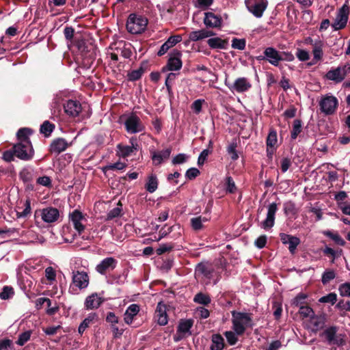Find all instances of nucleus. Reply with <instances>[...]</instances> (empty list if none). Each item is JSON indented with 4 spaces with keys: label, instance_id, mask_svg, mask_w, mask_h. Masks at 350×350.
I'll list each match as a JSON object with an SVG mask.
<instances>
[{
    "label": "nucleus",
    "instance_id": "nucleus-1",
    "mask_svg": "<svg viewBox=\"0 0 350 350\" xmlns=\"http://www.w3.org/2000/svg\"><path fill=\"white\" fill-rule=\"evenodd\" d=\"M232 329L237 335H243L247 327H252V314L247 312L232 311Z\"/></svg>",
    "mask_w": 350,
    "mask_h": 350
},
{
    "label": "nucleus",
    "instance_id": "nucleus-2",
    "mask_svg": "<svg viewBox=\"0 0 350 350\" xmlns=\"http://www.w3.org/2000/svg\"><path fill=\"white\" fill-rule=\"evenodd\" d=\"M148 19L135 13L130 14L126 21V29L132 34L143 33L147 27Z\"/></svg>",
    "mask_w": 350,
    "mask_h": 350
},
{
    "label": "nucleus",
    "instance_id": "nucleus-3",
    "mask_svg": "<svg viewBox=\"0 0 350 350\" xmlns=\"http://www.w3.org/2000/svg\"><path fill=\"white\" fill-rule=\"evenodd\" d=\"M16 157L18 159L28 161L33 159L34 156V149L31 142H18L13 145Z\"/></svg>",
    "mask_w": 350,
    "mask_h": 350
},
{
    "label": "nucleus",
    "instance_id": "nucleus-4",
    "mask_svg": "<svg viewBox=\"0 0 350 350\" xmlns=\"http://www.w3.org/2000/svg\"><path fill=\"white\" fill-rule=\"evenodd\" d=\"M338 328L336 326H330L327 327L321 334L330 346L336 345L337 347L342 346L345 344V340L342 335L337 334Z\"/></svg>",
    "mask_w": 350,
    "mask_h": 350
},
{
    "label": "nucleus",
    "instance_id": "nucleus-5",
    "mask_svg": "<svg viewBox=\"0 0 350 350\" xmlns=\"http://www.w3.org/2000/svg\"><path fill=\"white\" fill-rule=\"evenodd\" d=\"M320 109L325 115H333L338 107V100L333 95H325L319 101Z\"/></svg>",
    "mask_w": 350,
    "mask_h": 350
},
{
    "label": "nucleus",
    "instance_id": "nucleus-6",
    "mask_svg": "<svg viewBox=\"0 0 350 350\" xmlns=\"http://www.w3.org/2000/svg\"><path fill=\"white\" fill-rule=\"evenodd\" d=\"M76 45L81 55L84 57L82 62L83 67L90 68L94 61L93 53H91V49H89V46L83 39L78 40Z\"/></svg>",
    "mask_w": 350,
    "mask_h": 350
},
{
    "label": "nucleus",
    "instance_id": "nucleus-7",
    "mask_svg": "<svg viewBox=\"0 0 350 350\" xmlns=\"http://www.w3.org/2000/svg\"><path fill=\"white\" fill-rule=\"evenodd\" d=\"M247 10L256 18H260L268 5L267 0H245Z\"/></svg>",
    "mask_w": 350,
    "mask_h": 350
},
{
    "label": "nucleus",
    "instance_id": "nucleus-8",
    "mask_svg": "<svg viewBox=\"0 0 350 350\" xmlns=\"http://www.w3.org/2000/svg\"><path fill=\"white\" fill-rule=\"evenodd\" d=\"M124 126L129 133L133 134L142 131L144 126L140 118L135 114L131 113L125 120Z\"/></svg>",
    "mask_w": 350,
    "mask_h": 350
},
{
    "label": "nucleus",
    "instance_id": "nucleus-9",
    "mask_svg": "<svg viewBox=\"0 0 350 350\" xmlns=\"http://www.w3.org/2000/svg\"><path fill=\"white\" fill-rule=\"evenodd\" d=\"M182 53L177 49H174L172 52L170 57L168 59L165 66L163 67L162 71L166 70L176 71L179 70L183 66L182 60L180 57Z\"/></svg>",
    "mask_w": 350,
    "mask_h": 350
},
{
    "label": "nucleus",
    "instance_id": "nucleus-10",
    "mask_svg": "<svg viewBox=\"0 0 350 350\" xmlns=\"http://www.w3.org/2000/svg\"><path fill=\"white\" fill-rule=\"evenodd\" d=\"M349 8L345 4L338 10L335 21L332 25L334 30L344 29L347 23L349 18Z\"/></svg>",
    "mask_w": 350,
    "mask_h": 350
},
{
    "label": "nucleus",
    "instance_id": "nucleus-11",
    "mask_svg": "<svg viewBox=\"0 0 350 350\" xmlns=\"http://www.w3.org/2000/svg\"><path fill=\"white\" fill-rule=\"evenodd\" d=\"M71 146L72 142H68L63 137H57L51 141L49 151L51 154H54L57 156Z\"/></svg>",
    "mask_w": 350,
    "mask_h": 350
},
{
    "label": "nucleus",
    "instance_id": "nucleus-12",
    "mask_svg": "<svg viewBox=\"0 0 350 350\" xmlns=\"http://www.w3.org/2000/svg\"><path fill=\"white\" fill-rule=\"evenodd\" d=\"M40 215L43 221L46 223H52L57 220L59 216V210L54 207H47L42 210L36 211L35 217Z\"/></svg>",
    "mask_w": 350,
    "mask_h": 350
},
{
    "label": "nucleus",
    "instance_id": "nucleus-13",
    "mask_svg": "<svg viewBox=\"0 0 350 350\" xmlns=\"http://www.w3.org/2000/svg\"><path fill=\"white\" fill-rule=\"evenodd\" d=\"M118 264V261L113 257L104 258L96 267V271L101 275H105L107 273L113 271Z\"/></svg>",
    "mask_w": 350,
    "mask_h": 350
},
{
    "label": "nucleus",
    "instance_id": "nucleus-14",
    "mask_svg": "<svg viewBox=\"0 0 350 350\" xmlns=\"http://www.w3.org/2000/svg\"><path fill=\"white\" fill-rule=\"evenodd\" d=\"M222 18L219 15H217L212 12H207L204 13V18L203 23L206 28H217L220 29L222 26Z\"/></svg>",
    "mask_w": 350,
    "mask_h": 350
},
{
    "label": "nucleus",
    "instance_id": "nucleus-15",
    "mask_svg": "<svg viewBox=\"0 0 350 350\" xmlns=\"http://www.w3.org/2000/svg\"><path fill=\"white\" fill-rule=\"evenodd\" d=\"M279 237L282 244L288 245V250L290 253L291 254H294L297 247L301 243L299 238L284 232L280 233Z\"/></svg>",
    "mask_w": 350,
    "mask_h": 350
},
{
    "label": "nucleus",
    "instance_id": "nucleus-16",
    "mask_svg": "<svg viewBox=\"0 0 350 350\" xmlns=\"http://www.w3.org/2000/svg\"><path fill=\"white\" fill-rule=\"evenodd\" d=\"M278 211L277 204L273 202L268 206L266 219L262 223V227L265 230L272 228L275 224V215Z\"/></svg>",
    "mask_w": 350,
    "mask_h": 350
},
{
    "label": "nucleus",
    "instance_id": "nucleus-17",
    "mask_svg": "<svg viewBox=\"0 0 350 350\" xmlns=\"http://www.w3.org/2000/svg\"><path fill=\"white\" fill-rule=\"evenodd\" d=\"M252 87V84L245 77L237 78L232 85H229V89L231 91H236L239 93L247 92Z\"/></svg>",
    "mask_w": 350,
    "mask_h": 350
},
{
    "label": "nucleus",
    "instance_id": "nucleus-18",
    "mask_svg": "<svg viewBox=\"0 0 350 350\" xmlns=\"http://www.w3.org/2000/svg\"><path fill=\"white\" fill-rule=\"evenodd\" d=\"M214 268L211 264L208 262H200L196 267V274L198 275H203L208 280H211L213 278L214 273Z\"/></svg>",
    "mask_w": 350,
    "mask_h": 350
},
{
    "label": "nucleus",
    "instance_id": "nucleus-19",
    "mask_svg": "<svg viewBox=\"0 0 350 350\" xmlns=\"http://www.w3.org/2000/svg\"><path fill=\"white\" fill-rule=\"evenodd\" d=\"M104 298L99 297L96 293L88 296L85 301V308L87 310L97 309L104 302Z\"/></svg>",
    "mask_w": 350,
    "mask_h": 350
},
{
    "label": "nucleus",
    "instance_id": "nucleus-20",
    "mask_svg": "<svg viewBox=\"0 0 350 350\" xmlns=\"http://www.w3.org/2000/svg\"><path fill=\"white\" fill-rule=\"evenodd\" d=\"M66 114L72 117L77 116L81 111V105L77 100H69L64 105Z\"/></svg>",
    "mask_w": 350,
    "mask_h": 350
},
{
    "label": "nucleus",
    "instance_id": "nucleus-21",
    "mask_svg": "<svg viewBox=\"0 0 350 350\" xmlns=\"http://www.w3.org/2000/svg\"><path fill=\"white\" fill-rule=\"evenodd\" d=\"M172 152V148H168L159 152L150 150L151 159L155 165H159L163 160L167 159Z\"/></svg>",
    "mask_w": 350,
    "mask_h": 350
},
{
    "label": "nucleus",
    "instance_id": "nucleus-22",
    "mask_svg": "<svg viewBox=\"0 0 350 350\" xmlns=\"http://www.w3.org/2000/svg\"><path fill=\"white\" fill-rule=\"evenodd\" d=\"M83 218L82 213L79 210H74L70 214V219L72 221L75 229L78 232L79 234L85 230V226L81 223V221Z\"/></svg>",
    "mask_w": 350,
    "mask_h": 350
},
{
    "label": "nucleus",
    "instance_id": "nucleus-23",
    "mask_svg": "<svg viewBox=\"0 0 350 350\" xmlns=\"http://www.w3.org/2000/svg\"><path fill=\"white\" fill-rule=\"evenodd\" d=\"M182 40L180 35H176L170 36L160 47L157 53L158 56L163 55L170 48L175 46L177 43Z\"/></svg>",
    "mask_w": 350,
    "mask_h": 350
},
{
    "label": "nucleus",
    "instance_id": "nucleus-24",
    "mask_svg": "<svg viewBox=\"0 0 350 350\" xmlns=\"http://www.w3.org/2000/svg\"><path fill=\"white\" fill-rule=\"evenodd\" d=\"M264 55L271 64L278 66L279 62L281 61L280 52L273 47H267L264 51Z\"/></svg>",
    "mask_w": 350,
    "mask_h": 350
},
{
    "label": "nucleus",
    "instance_id": "nucleus-25",
    "mask_svg": "<svg viewBox=\"0 0 350 350\" xmlns=\"http://www.w3.org/2000/svg\"><path fill=\"white\" fill-rule=\"evenodd\" d=\"M72 282L79 288H85L89 284V276L86 272L77 271L72 275Z\"/></svg>",
    "mask_w": 350,
    "mask_h": 350
},
{
    "label": "nucleus",
    "instance_id": "nucleus-26",
    "mask_svg": "<svg viewBox=\"0 0 350 350\" xmlns=\"http://www.w3.org/2000/svg\"><path fill=\"white\" fill-rule=\"evenodd\" d=\"M139 312V306L136 304H131L126 310L124 314V321L128 324L131 325L133 321L134 317Z\"/></svg>",
    "mask_w": 350,
    "mask_h": 350
},
{
    "label": "nucleus",
    "instance_id": "nucleus-27",
    "mask_svg": "<svg viewBox=\"0 0 350 350\" xmlns=\"http://www.w3.org/2000/svg\"><path fill=\"white\" fill-rule=\"evenodd\" d=\"M325 78L327 80L333 81L336 83H339L345 79L339 66L329 70L325 74Z\"/></svg>",
    "mask_w": 350,
    "mask_h": 350
},
{
    "label": "nucleus",
    "instance_id": "nucleus-28",
    "mask_svg": "<svg viewBox=\"0 0 350 350\" xmlns=\"http://www.w3.org/2000/svg\"><path fill=\"white\" fill-rule=\"evenodd\" d=\"M207 44L213 49H226L228 45V40H223L219 37L209 38Z\"/></svg>",
    "mask_w": 350,
    "mask_h": 350
},
{
    "label": "nucleus",
    "instance_id": "nucleus-29",
    "mask_svg": "<svg viewBox=\"0 0 350 350\" xmlns=\"http://www.w3.org/2000/svg\"><path fill=\"white\" fill-rule=\"evenodd\" d=\"M98 319V314L96 312H92L81 323L78 327V332L82 335L85 329L88 328L90 324L94 323Z\"/></svg>",
    "mask_w": 350,
    "mask_h": 350
},
{
    "label": "nucleus",
    "instance_id": "nucleus-30",
    "mask_svg": "<svg viewBox=\"0 0 350 350\" xmlns=\"http://www.w3.org/2000/svg\"><path fill=\"white\" fill-rule=\"evenodd\" d=\"M225 347L224 339L219 334H213L211 336V350H222Z\"/></svg>",
    "mask_w": 350,
    "mask_h": 350
},
{
    "label": "nucleus",
    "instance_id": "nucleus-31",
    "mask_svg": "<svg viewBox=\"0 0 350 350\" xmlns=\"http://www.w3.org/2000/svg\"><path fill=\"white\" fill-rule=\"evenodd\" d=\"M146 66V62H142L140 67L137 70H131L128 72L127 78L129 81H135L139 80L142 77L143 74L146 70L145 66Z\"/></svg>",
    "mask_w": 350,
    "mask_h": 350
},
{
    "label": "nucleus",
    "instance_id": "nucleus-32",
    "mask_svg": "<svg viewBox=\"0 0 350 350\" xmlns=\"http://www.w3.org/2000/svg\"><path fill=\"white\" fill-rule=\"evenodd\" d=\"M159 180L156 174H151L147 178L145 189L149 193H154L158 188Z\"/></svg>",
    "mask_w": 350,
    "mask_h": 350
},
{
    "label": "nucleus",
    "instance_id": "nucleus-33",
    "mask_svg": "<svg viewBox=\"0 0 350 350\" xmlns=\"http://www.w3.org/2000/svg\"><path fill=\"white\" fill-rule=\"evenodd\" d=\"M32 133V130L29 128H21L18 129V131L16 133V137L18 140V142H31L29 136L31 135Z\"/></svg>",
    "mask_w": 350,
    "mask_h": 350
},
{
    "label": "nucleus",
    "instance_id": "nucleus-34",
    "mask_svg": "<svg viewBox=\"0 0 350 350\" xmlns=\"http://www.w3.org/2000/svg\"><path fill=\"white\" fill-rule=\"evenodd\" d=\"M55 124L50 122L49 120L44 121L40 126V132L48 137L51 135V133L55 129Z\"/></svg>",
    "mask_w": 350,
    "mask_h": 350
},
{
    "label": "nucleus",
    "instance_id": "nucleus-35",
    "mask_svg": "<svg viewBox=\"0 0 350 350\" xmlns=\"http://www.w3.org/2000/svg\"><path fill=\"white\" fill-rule=\"evenodd\" d=\"M117 148L119 150L121 156L124 158L130 156L135 151L137 150V148L135 146L123 145L122 144H118Z\"/></svg>",
    "mask_w": 350,
    "mask_h": 350
},
{
    "label": "nucleus",
    "instance_id": "nucleus-36",
    "mask_svg": "<svg viewBox=\"0 0 350 350\" xmlns=\"http://www.w3.org/2000/svg\"><path fill=\"white\" fill-rule=\"evenodd\" d=\"M302 131V122L299 119H296L293 121V129L291 131V137L292 139H295L297 136Z\"/></svg>",
    "mask_w": 350,
    "mask_h": 350
},
{
    "label": "nucleus",
    "instance_id": "nucleus-37",
    "mask_svg": "<svg viewBox=\"0 0 350 350\" xmlns=\"http://www.w3.org/2000/svg\"><path fill=\"white\" fill-rule=\"evenodd\" d=\"M193 301L204 306H208L211 303V299L208 295L200 292L194 296Z\"/></svg>",
    "mask_w": 350,
    "mask_h": 350
},
{
    "label": "nucleus",
    "instance_id": "nucleus-38",
    "mask_svg": "<svg viewBox=\"0 0 350 350\" xmlns=\"http://www.w3.org/2000/svg\"><path fill=\"white\" fill-rule=\"evenodd\" d=\"M277 142V131L273 128H271L266 139V145L269 147H275Z\"/></svg>",
    "mask_w": 350,
    "mask_h": 350
},
{
    "label": "nucleus",
    "instance_id": "nucleus-39",
    "mask_svg": "<svg viewBox=\"0 0 350 350\" xmlns=\"http://www.w3.org/2000/svg\"><path fill=\"white\" fill-rule=\"evenodd\" d=\"M20 179L25 183H32L33 180V172L27 168L23 169L19 173Z\"/></svg>",
    "mask_w": 350,
    "mask_h": 350
},
{
    "label": "nucleus",
    "instance_id": "nucleus-40",
    "mask_svg": "<svg viewBox=\"0 0 350 350\" xmlns=\"http://www.w3.org/2000/svg\"><path fill=\"white\" fill-rule=\"evenodd\" d=\"M323 234L332 239L338 245L345 246L346 244V242L338 233H334L330 230H327L323 232Z\"/></svg>",
    "mask_w": 350,
    "mask_h": 350
},
{
    "label": "nucleus",
    "instance_id": "nucleus-41",
    "mask_svg": "<svg viewBox=\"0 0 350 350\" xmlns=\"http://www.w3.org/2000/svg\"><path fill=\"white\" fill-rule=\"evenodd\" d=\"M14 288L11 286H4L0 292V298L2 300H8L13 297L14 295Z\"/></svg>",
    "mask_w": 350,
    "mask_h": 350
},
{
    "label": "nucleus",
    "instance_id": "nucleus-42",
    "mask_svg": "<svg viewBox=\"0 0 350 350\" xmlns=\"http://www.w3.org/2000/svg\"><path fill=\"white\" fill-rule=\"evenodd\" d=\"M193 320L186 319L181 321L178 326V332L180 333H187L192 327Z\"/></svg>",
    "mask_w": 350,
    "mask_h": 350
},
{
    "label": "nucleus",
    "instance_id": "nucleus-43",
    "mask_svg": "<svg viewBox=\"0 0 350 350\" xmlns=\"http://www.w3.org/2000/svg\"><path fill=\"white\" fill-rule=\"evenodd\" d=\"M205 29H202L197 31H193L189 34V38L190 40L196 42L206 38Z\"/></svg>",
    "mask_w": 350,
    "mask_h": 350
},
{
    "label": "nucleus",
    "instance_id": "nucleus-44",
    "mask_svg": "<svg viewBox=\"0 0 350 350\" xmlns=\"http://www.w3.org/2000/svg\"><path fill=\"white\" fill-rule=\"evenodd\" d=\"M308 297L307 294L300 293L291 301V305L300 308L301 306L306 305V299Z\"/></svg>",
    "mask_w": 350,
    "mask_h": 350
},
{
    "label": "nucleus",
    "instance_id": "nucleus-45",
    "mask_svg": "<svg viewBox=\"0 0 350 350\" xmlns=\"http://www.w3.org/2000/svg\"><path fill=\"white\" fill-rule=\"evenodd\" d=\"M31 334V330H27L20 334L16 343L19 346H23L27 341L30 340Z\"/></svg>",
    "mask_w": 350,
    "mask_h": 350
},
{
    "label": "nucleus",
    "instance_id": "nucleus-46",
    "mask_svg": "<svg viewBox=\"0 0 350 350\" xmlns=\"http://www.w3.org/2000/svg\"><path fill=\"white\" fill-rule=\"evenodd\" d=\"M299 313L303 319L308 317L312 318V317L314 315V312L313 311L312 308L306 305L301 306L299 310Z\"/></svg>",
    "mask_w": 350,
    "mask_h": 350
},
{
    "label": "nucleus",
    "instance_id": "nucleus-47",
    "mask_svg": "<svg viewBox=\"0 0 350 350\" xmlns=\"http://www.w3.org/2000/svg\"><path fill=\"white\" fill-rule=\"evenodd\" d=\"M126 167V164L124 163H122L120 161H118L115 163L109 164L105 166L103 168V171L106 172L107 170H123Z\"/></svg>",
    "mask_w": 350,
    "mask_h": 350
},
{
    "label": "nucleus",
    "instance_id": "nucleus-48",
    "mask_svg": "<svg viewBox=\"0 0 350 350\" xmlns=\"http://www.w3.org/2000/svg\"><path fill=\"white\" fill-rule=\"evenodd\" d=\"M25 208L22 211H16V216L18 218L27 217L31 213V200L27 199L25 202Z\"/></svg>",
    "mask_w": 350,
    "mask_h": 350
},
{
    "label": "nucleus",
    "instance_id": "nucleus-49",
    "mask_svg": "<svg viewBox=\"0 0 350 350\" xmlns=\"http://www.w3.org/2000/svg\"><path fill=\"white\" fill-rule=\"evenodd\" d=\"M336 277V273L332 269H327L322 274L321 282L325 285L328 284Z\"/></svg>",
    "mask_w": 350,
    "mask_h": 350
},
{
    "label": "nucleus",
    "instance_id": "nucleus-50",
    "mask_svg": "<svg viewBox=\"0 0 350 350\" xmlns=\"http://www.w3.org/2000/svg\"><path fill=\"white\" fill-rule=\"evenodd\" d=\"M337 301V295L335 293H330L327 295L321 297L319 301L321 303H328L334 305Z\"/></svg>",
    "mask_w": 350,
    "mask_h": 350
},
{
    "label": "nucleus",
    "instance_id": "nucleus-51",
    "mask_svg": "<svg viewBox=\"0 0 350 350\" xmlns=\"http://www.w3.org/2000/svg\"><path fill=\"white\" fill-rule=\"evenodd\" d=\"M192 228L196 231H199L203 228L202 217L201 216L193 217L190 220Z\"/></svg>",
    "mask_w": 350,
    "mask_h": 350
},
{
    "label": "nucleus",
    "instance_id": "nucleus-52",
    "mask_svg": "<svg viewBox=\"0 0 350 350\" xmlns=\"http://www.w3.org/2000/svg\"><path fill=\"white\" fill-rule=\"evenodd\" d=\"M226 189L230 193H234L237 191V186L233 178L231 176H227L226 178Z\"/></svg>",
    "mask_w": 350,
    "mask_h": 350
},
{
    "label": "nucleus",
    "instance_id": "nucleus-53",
    "mask_svg": "<svg viewBox=\"0 0 350 350\" xmlns=\"http://www.w3.org/2000/svg\"><path fill=\"white\" fill-rule=\"evenodd\" d=\"M313 58L314 60H321L323 55V52L322 49V44L320 43L315 44L312 50Z\"/></svg>",
    "mask_w": 350,
    "mask_h": 350
},
{
    "label": "nucleus",
    "instance_id": "nucleus-54",
    "mask_svg": "<svg viewBox=\"0 0 350 350\" xmlns=\"http://www.w3.org/2000/svg\"><path fill=\"white\" fill-rule=\"evenodd\" d=\"M174 247L173 243L161 244L156 250V254L157 255H162L164 253L171 252Z\"/></svg>",
    "mask_w": 350,
    "mask_h": 350
},
{
    "label": "nucleus",
    "instance_id": "nucleus-55",
    "mask_svg": "<svg viewBox=\"0 0 350 350\" xmlns=\"http://www.w3.org/2000/svg\"><path fill=\"white\" fill-rule=\"evenodd\" d=\"M237 147V142H233L227 148V152L229 154H230V157L232 161H236L239 158V155L236 150Z\"/></svg>",
    "mask_w": 350,
    "mask_h": 350
},
{
    "label": "nucleus",
    "instance_id": "nucleus-56",
    "mask_svg": "<svg viewBox=\"0 0 350 350\" xmlns=\"http://www.w3.org/2000/svg\"><path fill=\"white\" fill-rule=\"evenodd\" d=\"M338 291L342 297H350V282H345L339 285Z\"/></svg>",
    "mask_w": 350,
    "mask_h": 350
},
{
    "label": "nucleus",
    "instance_id": "nucleus-57",
    "mask_svg": "<svg viewBox=\"0 0 350 350\" xmlns=\"http://www.w3.org/2000/svg\"><path fill=\"white\" fill-rule=\"evenodd\" d=\"M246 46V40L245 39H239L234 38L232 40V47L235 49L243 50Z\"/></svg>",
    "mask_w": 350,
    "mask_h": 350
},
{
    "label": "nucleus",
    "instance_id": "nucleus-58",
    "mask_svg": "<svg viewBox=\"0 0 350 350\" xmlns=\"http://www.w3.org/2000/svg\"><path fill=\"white\" fill-rule=\"evenodd\" d=\"M14 345L12 340L9 338L0 340V350H13Z\"/></svg>",
    "mask_w": 350,
    "mask_h": 350
},
{
    "label": "nucleus",
    "instance_id": "nucleus-59",
    "mask_svg": "<svg viewBox=\"0 0 350 350\" xmlns=\"http://www.w3.org/2000/svg\"><path fill=\"white\" fill-rule=\"evenodd\" d=\"M15 157L14 150L12 147L10 149L3 152L2 159L6 162H12L14 160Z\"/></svg>",
    "mask_w": 350,
    "mask_h": 350
},
{
    "label": "nucleus",
    "instance_id": "nucleus-60",
    "mask_svg": "<svg viewBox=\"0 0 350 350\" xmlns=\"http://www.w3.org/2000/svg\"><path fill=\"white\" fill-rule=\"evenodd\" d=\"M236 334H237L234 331V332L226 331V332H224V336H226L228 342L230 345H235L237 343V342L238 341V338L236 336Z\"/></svg>",
    "mask_w": 350,
    "mask_h": 350
},
{
    "label": "nucleus",
    "instance_id": "nucleus-61",
    "mask_svg": "<svg viewBox=\"0 0 350 350\" xmlns=\"http://www.w3.org/2000/svg\"><path fill=\"white\" fill-rule=\"evenodd\" d=\"M211 153H212L211 150H209V149L203 150L198 157V165L199 166L204 165V163H205V161L207 159L208 156Z\"/></svg>",
    "mask_w": 350,
    "mask_h": 350
},
{
    "label": "nucleus",
    "instance_id": "nucleus-62",
    "mask_svg": "<svg viewBox=\"0 0 350 350\" xmlns=\"http://www.w3.org/2000/svg\"><path fill=\"white\" fill-rule=\"evenodd\" d=\"M296 56L301 62H306L310 59L309 53L301 49H297L296 52Z\"/></svg>",
    "mask_w": 350,
    "mask_h": 350
},
{
    "label": "nucleus",
    "instance_id": "nucleus-63",
    "mask_svg": "<svg viewBox=\"0 0 350 350\" xmlns=\"http://www.w3.org/2000/svg\"><path fill=\"white\" fill-rule=\"evenodd\" d=\"M200 174L198 169L196 167H191L187 170L185 173V177L189 180L195 179Z\"/></svg>",
    "mask_w": 350,
    "mask_h": 350
},
{
    "label": "nucleus",
    "instance_id": "nucleus-64",
    "mask_svg": "<svg viewBox=\"0 0 350 350\" xmlns=\"http://www.w3.org/2000/svg\"><path fill=\"white\" fill-rule=\"evenodd\" d=\"M267 241V237L265 234L260 235L254 241V245L258 249H262L265 247Z\"/></svg>",
    "mask_w": 350,
    "mask_h": 350
}]
</instances>
